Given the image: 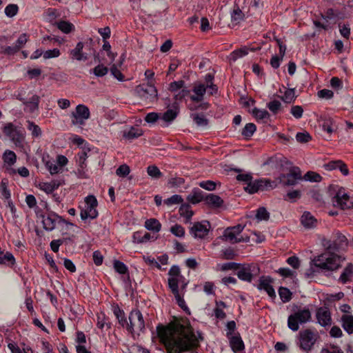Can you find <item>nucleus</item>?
<instances>
[{
  "mask_svg": "<svg viewBox=\"0 0 353 353\" xmlns=\"http://www.w3.org/2000/svg\"><path fill=\"white\" fill-rule=\"evenodd\" d=\"M170 232L176 236L183 237L185 235V229L181 225L175 224L170 228Z\"/></svg>",
  "mask_w": 353,
  "mask_h": 353,
  "instance_id": "53",
  "label": "nucleus"
},
{
  "mask_svg": "<svg viewBox=\"0 0 353 353\" xmlns=\"http://www.w3.org/2000/svg\"><path fill=\"white\" fill-rule=\"evenodd\" d=\"M113 265L115 271L119 274H125L128 272V267L124 263L119 260H114Z\"/></svg>",
  "mask_w": 353,
  "mask_h": 353,
  "instance_id": "48",
  "label": "nucleus"
},
{
  "mask_svg": "<svg viewBox=\"0 0 353 353\" xmlns=\"http://www.w3.org/2000/svg\"><path fill=\"white\" fill-rule=\"evenodd\" d=\"M27 123V128L31 132L32 137H39L41 135V130L39 125L30 121H28Z\"/></svg>",
  "mask_w": 353,
  "mask_h": 353,
  "instance_id": "45",
  "label": "nucleus"
},
{
  "mask_svg": "<svg viewBox=\"0 0 353 353\" xmlns=\"http://www.w3.org/2000/svg\"><path fill=\"white\" fill-rule=\"evenodd\" d=\"M193 91L196 95L191 96V100L196 102L201 101L203 100V97L206 92V86L204 84H199L194 87Z\"/></svg>",
  "mask_w": 353,
  "mask_h": 353,
  "instance_id": "26",
  "label": "nucleus"
},
{
  "mask_svg": "<svg viewBox=\"0 0 353 353\" xmlns=\"http://www.w3.org/2000/svg\"><path fill=\"white\" fill-rule=\"evenodd\" d=\"M316 318L317 322L323 327L332 325L331 312L327 307H320L316 309Z\"/></svg>",
  "mask_w": 353,
  "mask_h": 353,
  "instance_id": "16",
  "label": "nucleus"
},
{
  "mask_svg": "<svg viewBox=\"0 0 353 353\" xmlns=\"http://www.w3.org/2000/svg\"><path fill=\"white\" fill-rule=\"evenodd\" d=\"M130 172V167L126 164L120 165L116 170V174L121 177L126 176Z\"/></svg>",
  "mask_w": 353,
  "mask_h": 353,
  "instance_id": "58",
  "label": "nucleus"
},
{
  "mask_svg": "<svg viewBox=\"0 0 353 353\" xmlns=\"http://www.w3.org/2000/svg\"><path fill=\"white\" fill-rule=\"evenodd\" d=\"M343 328L347 334L353 333V315L343 314L341 318Z\"/></svg>",
  "mask_w": 353,
  "mask_h": 353,
  "instance_id": "24",
  "label": "nucleus"
},
{
  "mask_svg": "<svg viewBox=\"0 0 353 353\" xmlns=\"http://www.w3.org/2000/svg\"><path fill=\"white\" fill-rule=\"evenodd\" d=\"M261 49L260 47L256 48H249L246 46H244L243 48H238L237 50H234L228 56V59L230 61H236L238 59L241 58L248 54L249 50L251 51H256Z\"/></svg>",
  "mask_w": 353,
  "mask_h": 353,
  "instance_id": "21",
  "label": "nucleus"
},
{
  "mask_svg": "<svg viewBox=\"0 0 353 353\" xmlns=\"http://www.w3.org/2000/svg\"><path fill=\"white\" fill-rule=\"evenodd\" d=\"M60 216L53 212H50L46 216L41 214L43 229L46 231H52L56 227V223H59Z\"/></svg>",
  "mask_w": 353,
  "mask_h": 353,
  "instance_id": "17",
  "label": "nucleus"
},
{
  "mask_svg": "<svg viewBox=\"0 0 353 353\" xmlns=\"http://www.w3.org/2000/svg\"><path fill=\"white\" fill-rule=\"evenodd\" d=\"M236 233L229 227L223 232V237L233 243L241 242V239L236 238Z\"/></svg>",
  "mask_w": 353,
  "mask_h": 353,
  "instance_id": "36",
  "label": "nucleus"
},
{
  "mask_svg": "<svg viewBox=\"0 0 353 353\" xmlns=\"http://www.w3.org/2000/svg\"><path fill=\"white\" fill-rule=\"evenodd\" d=\"M183 199L181 197V196H180L179 194H174L172 196H170V198L164 200V203L168 205H171L173 204L181 203L183 202Z\"/></svg>",
  "mask_w": 353,
  "mask_h": 353,
  "instance_id": "54",
  "label": "nucleus"
},
{
  "mask_svg": "<svg viewBox=\"0 0 353 353\" xmlns=\"http://www.w3.org/2000/svg\"><path fill=\"white\" fill-rule=\"evenodd\" d=\"M191 117L198 126L204 127L208 124V119L205 118L203 114H192Z\"/></svg>",
  "mask_w": 353,
  "mask_h": 353,
  "instance_id": "40",
  "label": "nucleus"
},
{
  "mask_svg": "<svg viewBox=\"0 0 353 353\" xmlns=\"http://www.w3.org/2000/svg\"><path fill=\"white\" fill-rule=\"evenodd\" d=\"M46 166L51 174H57L60 172V170H62V168L61 167H59L58 165H57L52 162H50V161H48L46 163Z\"/></svg>",
  "mask_w": 353,
  "mask_h": 353,
  "instance_id": "64",
  "label": "nucleus"
},
{
  "mask_svg": "<svg viewBox=\"0 0 353 353\" xmlns=\"http://www.w3.org/2000/svg\"><path fill=\"white\" fill-rule=\"evenodd\" d=\"M157 332L168 353H183L197 348L200 341L203 340L200 332H198V336L195 335L189 323H172L167 326L159 325Z\"/></svg>",
  "mask_w": 353,
  "mask_h": 353,
  "instance_id": "1",
  "label": "nucleus"
},
{
  "mask_svg": "<svg viewBox=\"0 0 353 353\" xmlns=\"http://www.w3.org/2000/svg\"><path fill=\"white\" fill-rule=\"evenodd\" d=\"M56 25L59 30L65 34L70 33L74 29V25L72 23L66 21H57L56 22Z\"/></svg>",
  "mask_w": 353,
  "mask_h": 353,
  "instance_id": "35",
  "label": "nucleus"
},
{
  "mask_svg": "<svg viewBox=\"0 0 353 353\" xmlns=\"http://www.w3.org/2000/svg\"><path fill=\"white\" fill-rule=\"evenodd\" d=\"M353 276V264L350 263L347 265L343 272L340 276L339 280L343 283H346L350 281L351 277Z\"/></svg>",
  "mask_w": 353,
  "mask_h": 353,
  "instance_id": "31",
  "label": "nucleus"
},
{
  "mask_svg": "<svg viewBox=\"0 0 353 353\" xmlns=\"http://www.w3.org/2000/svg\"><path fill=\"white\" fill-rule=\"evenodd\" d=\"M113 313L118 320L119 323L123 327H126L128 321L125 316L123 310H121L118 305L113 307Z\"/></svg>",
  "mask_w": 353,
  "mask_h": 353,
  "instance_id": "30",
  "label": "nucleus"
},
{
  "mask_svg": "<svg viewBox=\"0 0 353 353\" xmlns=\"http://www.w3.org/2000/svg\"><path fill=\"white\" fill-rule=\"evenodd\" d=\"M303 179L305 181H309L312 182H319L321 181L322 177L320 174H319L316 172L309 171L304 175Z\"/></svg>",
  "mask_w": 353,
  "mask_h": 353,
  "instance_id": "50",
  "label": "nucleus"
},
{
  "mask_svg": "<svg viewBox=\"0 0 353 353\" xmlns=\"http://www.w3.org/2000/svg\"><path fill=\"white\" fill-rule=\"evenodd\" d=\"M252 114L256 119H269L270 114L265 110H260L254 108L252 110Z\"/></svg>",
  "mask_w": 353,
  "mask_h": 353,
  "instance_id": "49",
  "label": "nucleus"
},
{
  "mask_svg": "<svg viewBox=\"0 0 353 353\" xmlns=\"http://www.w3.org/2000/svg\"><path fill=\"white\" fill-rule=\"evenodd\" d=\"M311 319V312L308 308L299 309L288 316V327L294 332L297 331L299 329V324L306 323Z\"/></svg>",
  "mask_w": 353,
  "mask_h": 353,
  "instance_id": "6",
  "label": "nucleus"
},
{
  "mask_svg": "<svg viewBox=\"0 0 353 353\" xmlns=\"http://www.w3.org/2000/svg\"><path fill=\"white\" fill-rule=\"evenodd\" d=\"M256 125L252 123H247L242 130V135L245 138L251 137L256 131Z\"/></svg>",
  "mask_w": 353,
  "mask_h": 353,
  "instance_id": "44",
  "label": "nucleus"
},
{
  "mask_svg": "<svg viewBox=\"0 0 353 353\" xmlns=\"http://www.w3.org/2000/svg\"><path fill=\"white\" fill-rule=\"evenodd\" d=\"M322 244L326 250L325 252H333L338 249L337 244L330 240L323 239Z\"/></svg>",
  "mask_w": 353,
  "mask_h": 353,
  "instance_id": "55",
  "label": "nucleus"
},
{
  "mask_svg": "<svg viewBox=\"0 0 353 353\" xmlns=\"http://www.w3.org/2000/svg\"><path fill=\"white\" fill-rule=\"evenodd\" d=\"M143 134V130L140 128L132 127L128 132H125L123 137L128 139H133L141 137Z\"/></svg>",
  "mask_w": 353,
  "mask_h": 353,
  "instance_id": "37",
  "label": "nucleus"
},
{
  "mask_svg": "<svg viewBox=\"0 0 353 353\" xmlns=\"http://www.w3.org/2000/svg\"><path fill=\"white\" fill-rule=\"evenodd\" d=\"M258 221H268L270 219V213L264 207H260L257 209L255 215Z\"/></svg>",
  "mask_w": 353,
  "mask_h": 353,
  "instance_id": "47",
  "label": "nucleus"
},
{
  "mask_svg": "<svg viewBox=\"0 0 353 353\" xmlns=\"http://www.w3.org/2000/svg\"><path fill=\"white\" fill-rule=\"evenodd\" d=\"M296 139L299 143H306L312 139V137L307 132H298L296 135Z\"/></svg>",
  "mask_w": 353,
  "mask_h": 353,
  "instance_id": "52",
  "label": "nucleus"
},
{
  "mask_svg": "<svg viewBox=\"0 0 353 353\" xmlns=\"http://www.w3.org/2000/svg\"><path fill=\"white\" fill-rule=\"evenodd\" d=\"M61 182L57 181H52L49 183H43L40 185V188L42 190L46 193H52L54 190L57 189L61 185Z\"/></svg>",
  "mask_w": 353,
  "mask_h": 353,
  "instance_id": "34",
  "label": "nucleus"
},
{
  "mask_svg": "<svg viewBox=\"0 0 353 353\" xmlns=\"http://www.w3.org/2000/svg\"><path fill=\"white\" fill-rule=\"evenodd\" d=\"M210 228V223L208 221L195 222L190 228V233L194 238L203 239L208 234Z\"/></svg>",
  "mask_w": 353,
  "mask_h": 353,
  "instance_id": "14",
  "label": "nucleus"
},
{
  "mask_svg": "<svg viewBox=\"0 0 353 353\" xmlns=\"http://www.w3.org/2000/svg\"><path fill=\"white\" fill-rule=\"evenodd\" d=\"M273 163H279L281 168L282 173L278 177L279 183L283 186H292L296 185L299 181L302 180L301 171L299 167L293 166L292 163L285 157H270L265 163L264 165H270Z\"/></svg>",
  "mask_w": 353,
  "mask_h": 353,
  "instance_id": "2",
  "label": "nucleus"
},
{
  "mask_svg": "<svg viewBox=\"0 0 353 353\" xmlns=\"http://www.w3.org/2000/svg\"><path fill=\"white\" fill-rule=\"evenodd\" d=\"M296 96L295 95L294 88L288 89L283 96L281 97L282 100L287 103H291L295 101Z\"/></svg>",
  "mask_w": 353,
  "mask_h": 353,
  "instance_id": "42",
  "label": "nucleus"
},
{
  "mask_svg": "<svg viewBox=\"0 0 353 353\" xmlns=\"http://www.w3.org/2000/svg\"><path fill=\"white\" fill-rule=\"evenodd\" d=\"M279 294L283 303L288 302L292 299V292L288 288L285 287H280L279 289Z\"/></svg>",
  "mask_w": 353,
  "mask_h": 353,
  "instance_id": "43",
  "label": "nucleus"
},
{
  "mask_svg": "<svg viewBox=\"0 0 353 353\" xmlns=\"http://www.w3.org/2000/svg\"><path fill=\"white\" fill-rule=\"evenodd\" d=\"M205 194L199 188H194L192 192L188 196L187 200L192 203L196 204L202 201H205Z\"/></svg>",
  "mask_w": 353,
  "mask_h": 353,
  "instance_id": "22",
  "label": "nucleus"
},
{
  "mask_svg": "<svg viewBox=\"0 0 353 353\" xmlns=\"http://www.w3.org/2000/svg\"><path fill=\"white\" fill-rule=\"evenodd\" d=\"M205 201L208 205L214 208H219L223 203V200L219 196L214 194H205Z\"/></svg>",
  "mask_w": 353,
  "mask_h": 353,
  "instance_id": "25",
  "label": "nucleus"
},
{
  "mask_svg": "<svg viewBox=\"0 0 353 353\" xmlns=\"http://www.w3.org/2000/svg\"><path fill=\"white\" fill-rule=\"evenodd\" d=\"M108 69L103 65H98L93 69V72L97 77H103L108 73Z\"/></svg>",
  "mask_w": 353,
  "mask_h": 353,
  "instance_id": "61",
  "label": "nucleus"
},
{
  "mask_svg": "<svg viewBox=\"0 0 353 353\" xmlns=\"http://www.w3.org/2000/svg\"><path fill=\"white\" fill-rule=\"evenodd\" d=\"M341 256L333 252H325L312 259L315 267L322 271H334L341 267Z\"/></svg>",
  "mask_w": 353,
  "mask_h": 353,
  "instance_id": "4",
  "label": "nucleus"
},
{
  "mask_svg": "<svg viewBox=\"0 0 353 353\" xmlns=\"http://www.w3.org/2000/svg\"><path fill=\"white\" fill-rule=\"evenodd\" d=\"M318 338L317 332L305 329L299 332L296 345L302 351L309 353L313 349Z\"/></svg>",
  "mask_w": 353,
  "mask_h": 353,
  "instance_id": "5",
  "label": "nucleus"
},
{
  "mask_svg": "<svg viewBox=\"0 0 353 353\" xmlns=\"http://www.w3.org/2000/svg\"><path fill=\"white\" fill-rule=\"evenodd\" d=\"M236 275L242 281L251 282L253 277L259 273V268L254 264L244 265L238 269Z\"/></svg>",
  "mask_w": 353,
  "mask_h": 353,
  "instance_id": "11",
  "label": "nucleus"
},
{
  "mask_svg": "<svg viewBox=\"0 0 353 353\" xmlns=\"http://www.w3.org/2000/svg\"><path fill=\"white\" fill-rule=\"evenodd\" d=\"M179 212L181 216L186 219L185 223H191V218L194 214V212L191 210V206L188 203L182 204L179 208Z\"/></svg>",
  "mask_w": 353,
  "mask_h": 353,
  "instance_id": "27",
  "label": "nucleus"
},
{
  "mask_svg": "<svg viewBox=\"0 0 353 353\" xmlns=\"http://www.w3.org/2000/svg\"><path fill=\"white\" fill-rule=\"evenodd\" d=\"M244 19V14L238 6H235L231 12V21L233 26L239 24Z\"/></svg>",
  "mask_w": 353,
  "mask_h": 353,
  "instance_id": "28",
  "label": "nucleus"
},
{
  "mask_svg": "<svg viewBox=\"0 0 353 353\" xmlns=\"http://www.w3.org/2000/svg\"><path fill=\"white\" fill-rule=\"evenodd\" d=\"M145 227L148 230L158 232L161 230V224L156 219H149L145 221Z\"/></svg>",
  "mask_w": 353,
  "mask_h": 353,
  "instance_id": "32",
  "label": "nucleus"
},
{
  "mask_svg": "<svg viewBox=\"0 0 353 353\" xmlns=\"http://www.w3.org/2000/svg\"><path fill=\"white\" fill-rule=\"evenodd\" d=\"M321 353H343V352L339 346L330 345V346L323 347Z\"/></svg>",
  "mask_w": 353,
  "mask_h": 353,
  "instance_id": "59",
  "label": "nucleus"
},
{
  "mask_svg": "<svg viewBox=\"0 0 353 353\" xmlns=\"http://www.w3.org/2000/svg\"><path fill=\"white\" fill-rule=\"evenodd\" d=\"M135 92L142 99L150 102L154 101L157 98V90L150 83L137 85Z\"/></svg>",
  "mask_w": 353,
  "mask_h": 353,
  "instance_id": "9",
  "label": "nucleus"
},
{
  "mask_svg": "<svg viewBox=\"0 0 353 353\" xmlns=\"http://www.w3.org/2000/svg\"><path fill=\"white\" fill-rule=\"evenodd\" d=\"M129 322L126 325V330L133 334L134 332H143L145 330V322L143 315L139 310L131 311L128 316Z\"/></svg>",
  "mask_w": 353,
  "mask_h": 353,
  "instance_id": "7",
  "label": "nucleus"
},
{
  "mask_svg": "<svg viewBox=\"0 0 353 353\" xmlns=\"http://www.w3.org/2000/svg\"><path fill=\"white\" fill-rule=\"evenodd\" d=\"M339 28L341 34L345 38H348L350 34V25L339 23Z\"/></svg>",
  "mask_w": 353,
  "mask_h": 353,
  "instance_id": "60",
  "label": "nucleus"
},
{
  "mask_svg": "<svg viewBox=\"0 0 353 353\" xmlns=\"http://www.w3.org/2000/svg\"><path fill=\"white\" fill-rule=\"evenodd\" d=\"M83 46H77V47L70 51V56L72 59L78 61H85L87 59V55L82 52Z\"/></svg>",
  "mask_w": 353,
  "mask_h": 353,
  "instance_id": "33",
  "label": "nucleus"
},
{
  "mask_svg": "<svg viewBox=\"0 0 353 353\" xmlns=\"http://www.w3.org/2000/svg\"><path fill=\"white\" fill-rule=\"evenodd\" d=\"M334 206H339L341 209H350L353 208V198L346 194L344 190H339L332 199Z\"/></svg>",
  "mask_w": 353,
  "mask_h": 353,
  "instance_id": "13",
  "label": "nucleus"
},
{
  "mask_svg": "<svg viewBox=\"0 0 353 353\" xmlns=\"http://www.w3.org/2000/svg\"><path fill=\"white\" fill-rule=\"evenodd\" d=\"M15 263V259L12 254L9 252L4 253L0 252V263L7 265H14Z\"/></svg>",
  "mask_w": 353,
  "mask_h": 353,
  "instance_id": "38",
  "label": "nucleus"
},
{
  "mask_svg": "<svg viewBox=\"0 0 353 353\" xmlns=\"http://www.w3.org/2000/svg\"><path fill=\"white\" fill-rule=\"evenodd\" d=\"M19 99L23 102V103L25 105L24 110L28 111L30 113H32L35 110H38L39 108V103L40 101V97L34 94L33 95L29 101H26L23 98H19Z\"/></svg>",
  "mask_w": 353,
  "mask_h": 353,
  "instance_id": "20",
  "label": "nucleus"
},
{
  "mask_svg": "<svg viewBox=\"0 0 353 353\" xmlns=\"http://www.w3.org/2000/svg\"><path fill=\"white\" fill-rule=\"evenodd\" d=\"M269 187L271 188H272L270 180L261 179L252 181V179H251L250 182L244 188V189L250 194H254L259 190H266Z\"/></svg>",
  "mask_w": 353,
  "mask_h": 353,
  "instance_id": "15",
  "label": "nucleus"
},
{
  "mask_svg": "<svg viewBox=\"0 0 353 353\" xmlns=\"http://www.w3.org/2000/svg\"><path fill=\"white\" fill-rule=\"evenodd\" d=\"M148 174L153 179H160L163 174L156 165H150L147 168Z\"/></svg>",
  "mask_w": 353,
  "mask_h": 353,
  "instance_id": "46",
  "label": "nucleus"
},
{
  "mask_svg": "<svg viewBox=\"0 0 353 353\" xmlns=\"http://www.w3.org/2000/svg\"><path fill=\"white\" fill-rule=\"evenodd\" d=\"M178 114L179 111L176 109H168L163 114L161 119L165 122L170 123L176 118Z\"/></svg>",
  "mask_w": 353,
  "mask_h": 353,
  "instance_id": "39",
  "label": "nucleus"
},
{
  "mask_svg": "<svg viewBox=\"0 0 353 353\" xmlns=\"http://www.w3.org/2000/svg\"><path fill=\"white\" fill-rule=\"evenodd\" d=\"M184 84H185V82L183 81H182V80L181 81L172 82L170 84L169 90L171 92H176L179 91L180 90H181L183 88Z\"/></svg>",
  "mask_w": 353,
  "mask_h": 353,
  "instance_id": "63",
  "label": "nucleus"
},
{
  "mask_svg": "<svg viewBox=\"0 0 353 353\" xmlns=\"http://www.w3.org/2000/svg\"><path fill=\"white\" fill-rule=\"evenodd\" d=\"M169 278L168 279V287L174 294L176 303L183 310L188 309L184 299L179 294V285L181 284V289L186 288L188 283L185 282V278L181 274L180 268L178 265H172L168 272Z\"/></svg>",
  "mask_w": 353,
  "mask_h": 353,
  "instance_id": "3",
  "label": "nucleus"
},
{
  "mask_svg": "<svg viewBox=\"0 0 353 353\" xmlns=\"http://www.w3.org/2000/svg\"><path fill=\"white\" fill-rule=\"evenodd\" d=\"M268 109L274 114H276L281 109V103L277 100H274L267 104Z\"/></svg>",
  "mask_w": 353,
  "mask_h": 353,
  "instance_id": "56",
  "label": "nucleus"
},
{
  "mask_svg": "<svg viewBox=\"0 0 353 353\" xmlns=\"http://www.w3.org/2000/svg\"><path fill=\"white\" fill-rule=\"evenodd\" d=\"M19 10L18 6L17 4H9L5 8V14L8 17H13L15 16Z\"/></svg>",
  "mask_w": 353,
  "mask_h": 353,
  "instance_id": "51",
  "label": "nucleus"
},
{
  "mask_svg": "<svg viewBox=\"0 0 353 353\" xmlns=\"http://www.w3.org/2000/svg\"><path fill=\"white\" fill-rule=\"evenodd\" d=\"M99 33L103 38V44H109L107 39L110 37V28L109 27H105L103 28H99L98 30Z\"/></svg>",
  "mask_w": 353,
  "mask_h": 353,
  "instance_id": "57",
  "label": "nucleus"
},
{
  "mask_svg": "<svg viewBox=\"0 0 353 353\" xmlns=\"http://www.w3.org/2000/svg\"><path fill=\"white\" fill-rule=\"evenodd\" d=\"M90 116L89 108L82 104H79L76 107L75 111L72 112V124L83 125L85 121L88 119Z\"/></svg>",
  "mask_w": 353,
  "mask_h": 353,
  "instance_id": "12",
  "label": "nucleus"
},
{
  "mask_svg": "<svg viewBox=\"0 0 353 353\" xmlns=\"http://www.w3.org/2000/svg\"><path fill=\"white\" fill-rule=\"evenodd\" d=\"M3 132L9 137L11 141L19 147L22 146L24 137L21 130H18L12 123H6L3 129Z\"/></svg>",
  "mask_w": 353,
  "mask_h": 353,
  "instance_id": "10",
  "label": "nucleus"
},
{
  "mask_svg": "<svg viewBox=\"0 0 353 353\" xmlns=\"http://www.w3.org/2000/svg\"><path fill=\"white\" fill-rule=\"evenodd\" d=\"M259 283L258 285V289L259 290H264L267 292L268 296L271 298L276 297V293L272 285V279L270 276H261L259 279Z\"/></svg>",
  "mask_w": 353,
  "mask_h": 353,
  "instance_id": "18",
  "label": "nucleus"
},
{
  "mask_svg": "<svg viewBox=\"0 0 353 353\" xmlns=\"http://www.w3.org/2000/svg\"><path fill=\"white\" fill-rule=\"evenodd\" d=\"M21 46H5V49L2 51L3 55H12L20 50Z\"/></svg>",
  "mask_w": 353,
  "mask_h": 353,
  "instance_id": "62",
  "label": "nucleus"
},
{
  "mask_svg": "<svg viewBox=\"0 0 353 353\" xmlns=\"http://www.w3.org/2000/svg\"><path fill=\"white\" fill-rule=\"evenodd\" d=\"M321 16L323 20L327 21V22L330 20L335 21L336 19H342L340 12L332 8H328L325 13L324 14H321Z\"/></svg>",
  "mask_w": 353,
  "mask_h": 353,
  "instance_id": "29",
  "label": "nucleus"
},
{
  "mask_svg": "<svg viewBox=\"0 0 353 353\" xmlns=\"http://www.w3.org/2000/svg\"><path fill=\"white\" fill-rule=\"evenodd\" d=\"M85 208L81 209L80 213L81 219H96L98 216V212L97 210L98 202L96 197L93 195H89L85 197Z\"/></svg>",
  "mask_w": 353,
  "mask_h": 353,
  "instance_id": "8",
  "label": "nucleus"
},
{
  "mask_svg": "<svg viewBox=\"0 0 353 353\" xmlns=\"http://www.w3.org/2000/svg\"><path fill=\"white\" fill-rule=\"evenodd\" d=\"M226 336L229 339L230 345L234 352L236 353L244 350V343L239 333H237L236 335L231 336V332H227Z\"/></svg>",
  "mask_w": 353,
  "mask_h": 353,
  "instance_id": "19",
  "label": "nucleus"
},
{
  "mask_svg": "<svg viewBox=\"0 0 353 353\" xmlns=\"http://www.w3.org/2000/svg\"><path fill=\"white\" fill-rule=\"evenodd\" d=\"M301 221L302 225L307 229L316 227L317 221L310 212H305L301 216Z\"/></svg>",
  "mask_w": 353,
  "mask_h": 353,
  "instance_id": "23",
  "label": "nucleus"
},
{
  "mask_svg": "<svg viewBox=\"0 0 353 353\" xmlns=\"http://www.w3.org/2000/svg\"><path fill=\"white\" fill-rule=\"evenodd\" d=\"M3 161L8 165H12L14 164L17 160V156L15 153L11 150H6L3 156Z\"/></svg>",
  "mask_w": 353,
  "mask_h": 353,
  "instance_id": "41",
  "label": "nucleus"
}]
</instances>
